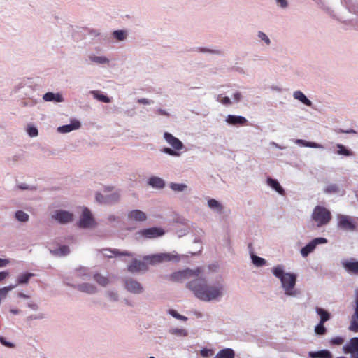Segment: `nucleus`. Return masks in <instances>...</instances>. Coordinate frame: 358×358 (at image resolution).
<instances>
[{
  "label": "nucleus",
  "mask_w": 358,
  "mask_h": 358,
  "mask_svg": "<svg viewBox=\"0 0 358 358\" xmlns=\"http://www.w3.org/2000/svg\"><path fill=\"white\" fill-rule=\"evenodd\" d=\"M45 317V314L43 313H39L38 315H32L27 317L26 320L27 322H29L31 320H42Z\"/></svg>",
  "instance_id": "8fccbe9b"
},
{
  "label": "nucleus",
  "mask_w": 358,
  "mask_h": 358,
  "mask_svg": "<svg viewBox=\"0 0 358 358\" xmlns=\"http://www.w3.org/2000/svg\"><path fill=\"white\" fill-rule=\"evenodd\" d=\"M43 99L45 101H54L56 103H61L64 101V98L61 94L54 93L52 92H48L43 94Z\"/></svg>",
  "instance_id": "6ab92c4d"
},
{
  "label": "nucleus",
  "mask_w": 358,
  "mask_h": 358,
  "mask_svg": "<svg viewBox=\"0 0 358 358\" xmlns=\"http://www.w3.org/2000/svg\"><path fill=\"white\" fill-rule=\"evenodd\" d=\"M146 219V214L140 210H132L127 214V220L131 223H140L145 221Z\"/></svg>",
  "instance_id": "ddd939ff"
},
{
  "label": "nucleus",
  "mask_w": 358,
  "mask_h": 358,
  "mask_svg": "<svg viewBox=\"0 0 358 358\" xmlns=\"http://www.w3.org/2000/svg\"><path fill=\"white\" fill-rule=\"evenodd\" d=\"M108 222H117L119 221V217L114 215H110L108 217Z\"/></svg>",
  "instance_id": "bf43d9fd"
},
{
  "label": "nucleus",
  "mask_w": 358,
  "mask_h": 358,
  "mask_svg": "<svg viewBox=\"0 0 358 358\" xmlns=\"http://www.w3.org/2000/svg\"><path fill=\"white\" fill-rule=\"evenodd\" d=\"M294 99L299 100L301 102L308 106H310L312 105V102L301 91L294 92Z\"/></svg>",
  "instance_id": "c85d7f7f"
},
{
  "label": "nucleus",
  "mask_w": 358,
  "mask_h": 358,
  "mask_svg": "<svg viewBox=\"0 0 358 358\" xmlns=\"http://www.w3.org/2000/svg\"><path fill=\"white\" fill-rule=\"evenodd\" d=\"M339 189L338 187L335 184H331L328 185L325 189L324 192L326 193H337L338 192Z\"/></svg>",
  "instance_id": "37998d69"
},
{
  "label": "nucleus",
  "mask_w": 358,
  "mask_h": 358,
  "mask_svg": "<svg viewBox=\"0 0 358 358\" xmlns=\"http://www.w3.org/2000/svg\"><path fill=\"white\" fill-rule=\"evenodd\" d=\"M106 195V204H113L117 203L120 200V193L115 192L111 194H107Z\"/></svg>",
  "instance_id": "473e14b6"
},
{
  "label": "nucleus",
  "mask_w": 358,
  "mask_h": 358,
  "mask_svg": "<svg viewBox=\"0 0 358 358\" xmlns=\"http://www.w3.org/2000/svg\"><path fill=\"white\" fill-rule=\"evenodd\" d=\"M112 35L117 41H122L127 38L128 33L126 30L120 29L114 31Z\"/></svg>",
  "instance_id": "2f4dec72"
},
{
  "label": "nucleus",
  "mask_w": 358,
  "mask_h": 358,
  "mask_svg": "<svg viewBox=\"0 0 358 358\" xmlns=\"http://www.w3.org/2000/svg\"><path fill=\"white\" fill-rule=\"evenodd\" d=\"M34 275V273L29 272L22 273L17 276V282L15 285L17 286L18 285L27 284L30 278Z\"/></svg>",
  "instance_id": "5701e85b"
},
{
  "label": "nucleus",
  "mask_w": 358,
  "mask_h": 358,
  "mask_svg": "<svg viewBox=\"0 0 358 358\" xmlns=\"http://www.w3.org/2000/svg\"><path fill=\"white\" fill-rule=\"evenodd\" d=\"M148 183L153 187H157V176L151 177Z\"/></svg>",
  "instance_id": "13d9d810"
},
{
  "label": "nucleus",
  "mask_w": 358,
  "mask_h": 358,
  "mask_svg": "<svg viewBox=\"0 0 358 358\" xmlns=\"http://www.w3.org/2000/svg\"><path fill=\"white\" fill-rule=\"evenodd\" d=\"M94 222L91 211L87 208H85L78 222V227L80 229H89L94 226Z\"/></svg>",
  "instance_id": "0eeeda50"
},
{
  "label": "nucleus",
  "mask_w": 358,
  "mask_h": 358,
  "mask_svg": "<svg viewBox=\"0 0 358 358\" xmlns=\"http://www.w3.org/2000/svg\"><path fill=\"white\" fill-rule=\"evenodd\" d=\"M344 349L347 352H358V338H352L349 344L344 347Z\"/></svg>",
  "instance_id": "a878e982"
},
{
  "label": "nucleus",
  "mask_w": 358,
  "mask_h": 358,
  "mask_svg": "<svg viewBox=\"0 0 358 358\" xmlns=\"http://www.w3.org/2000/svg\"><path fill=\"white\" fill-rule=\"evenodd\" d=\"M252 263L256 266H262L266 264V260L262 257H257L255 255H252Z\"/></svg>",
  "instance_id": "58836bf2"
},
{
  "label": "nucleus",
  "mask_w": 358,
  "mask_h": 358,
  "mask_svg": "<svg viewBox=\"0 0 358 358\" xmlns=\"http://www.w3.org/2000/svg\"><path fill=\"white\" fill-rule=\"evenodd\" d=\"M327 243V239L325 238H316L308 243L305 247L301 250V254L303 257H306L310 253L314 251L316 246L319 244H324Z\"/></svg>",
  "instance_id": "1a4fd4ad"
},
{
  "label": "nucleus",
  "mask_w": 358,
  "mask_h": 358,
  "mask_svg": "<svg viewBox=\"0 0 358 358\" xmlns=\"http://www.w3.org/2000/svg\"><path fill=\"white\" fill-rule=\"evenodd\" d=\"M203 357H209L214 355V351L212 349L203 348L200 352Z\"/></svg>",
  "instance_id": "a18cd8bd"
},
{
  "label": "nucleus",
  "mask_w": 358,
  "mask_h": 358,
  "mask_svg": "<svg viewBox=\"0 0 358 358\" xmlns=\"http://www.w3.org/2000/svg\"><path fill=\"white\" fill-rule=\"evenodd\" d=\"M277 2L282 8H285L287 6V2L286 0H277Z\"/></svg>",
  "instance_id": "774afa93"
},
{
  "label": "nucleus",
  "mask_w": 358,
  "mask_h": 358,
  "mask_svg": "<svg viewBox=\"0 0 358 358\" xmlns=\"http://www.w3.org/2000/svg\"><path fill=\"white\" fill-rule=\"evenodd\" d=\"M336 147L338 148L337 153L338 155H345V156H352L353 155V152L352 151L347 149L342 144H337Z\"/></svg>",
  "instance_id": "e433bc0d"
},
{
  "label": "nucleus",
  "mask_w": 358,
  "mask_h": 358,
  "mask_svg": "<svg viewBox=\"0 0 358 358\" xmlns=\"http://www.w3.org/2000/svg\"><path fill=\"white\" fill-rule=\"evenodd\" d=\"M27 134L31 137H35V136H38V129L36 127H33V126L29 127L27 128Z\"/></svg>",
  "instance_id": "09e8293b"
},
{
  "label": "nucleus",
  "mask_w": 358,
  "mask_h": 358,
  "mask_svg": "<svg viewBox=\"0 0 358 358\" xmlns=\"http://www.w3.org/2000/svg\"><path fill=\"white\" fill-rule=\"evenodd\" d=\"M343 266H344V268L349 273L358 275V261H357V262H346L343 264Z\"/></svg>",
  "instance_id": "b1692460"
},
{
  "label": "nucleus",
  "mask_w": 358,
  "mask_h": 358,
  "mask_svg": "<svg viewBox=\"0 0 358 358\" xmlns=\"http://www.w3.org/2000/svg\"><path fill=\"white\" fill-rule=\"evenodd\" d=\"M0 343L3 345L8 347V348H14L15 347V345L13 343L7 341L6 340V338L3 336H0Z\"/></svg>",
  "instance_id": "5fc2aeb1"
},
{
  "label": "nucleus",
  "mask_w": 358,
  "mask_h": 358,
  "mask_svg": "<svg viewBox=\"0 0 358 358\" xmlns=\"http://www.w3.org/2000/svg\"><path fill=\"white\" fill-rule=\"evenodd\" d=\"M324 323H319L315 329V333L319 335H322L326 332V328L324 326Z\"/></svg>",
  "instance_id": "c03bdc74"
},
{
  "label": "nucleus",
  "mask_w": 358,
  "mask_h": 358,
  "mask_svg": "<svg viewBox=\"0 0 358 358\" xmlns=\"http://www.w3.org/2000/svg\"><path fill=\"white\" fill-rule=\"evenodd\" d=\"M309 356L312 358H331L329 351L323 350L317 352H310Z\"/></svg>",
  "instance_id": "cd10ccee"
},
{
  "label": "nucleus",
  "mask_w": 358,
  "mask_h": 358,
  "mask_svg": "<svg viewBox=\"0 0 358 358\" xmlns=\"http://www.w3.org/2000/svg\"><path fill=\"white\" fill-rule=\"evenodd\" d=\"M343 338L339 336L334 337L330 341V343L334 345H341L343 343Z\"/></svg>",
  "instance_id": "49530a36"
},
{
  "label": "nucleus",
  "mask_w": 358,
  "mask_h": 358,
  "mask_svg": "<svg viewBox=\"0 0 358 358\" xmlns=\"http://www.w3.org/2000/svg\"><path fill=\"white\" fill-rule=\"evenodd\" d=\"M166 141L176 150H180L184 148L183 143L172 134L165 132L164 134Z\"/></svg>",
  "instance_id": "2eb2a0df"
},
{
  "label": "nucleus",
  "mask_w": 358,
  "mask_h": 358,
  "mask_svg": "<svg viewBox=\"0 0 358 358\" xmlns=\"http://www.w3.org/2000/svg\"><path fill=\"white\" fill-rule=\"evenodd\" d=\"M17 287V285H9L0 289V299L6 297L8 292Z\"/></svg>",
  "instance_id": "a19ab883"
},
{
  "label": "nucleus",
  "mask_w": 358,
  "mask_h": 358,
  "mask_svg": "<svg viewBox=\"0 0 358 358\" xmlns=\"http://www.w3.org/2000/svg\"><path fill=\"white\" fill-rule=\"evenodd\" d=\"M89 59L95 64H108L110 62V60L108 58L104 56H96L95 55H89Z\"/></svg>",
  "instance_id": "4be33fe9"
},
{
  "label": "nucleus",
  "mask_w": 358,
  "mask_h": 358,
  "mask_svg": "<svg viewBox=\"0 0 358 358\" xmlns=\"http://www.w3.org/2000/svg\"><path fill=\"white\" fill-rule=\"evenodd\" d=\"M203 272V268L198 267L195 269L187 268L175 272L170 275V280L176 282H182L185 280L196 279Z\"/></svg>",
  "instance_id": "7ed1b4c3"
},
{
  "label": "nucleus",
  "mask_w": 358,
  "mask_h": 358,
  "mask_svg": "<svg viewBox=\"0 0 358 358\" xmlns=\"http://www.w3.org/2000/svg\"><path fill=\"white\" fill-rule=\"evenodd\" d=\"M169 313L176 319H179V317H180V315L178 314L176 310H171L169 311Z\"/></svg>",
  "instance_id": "338daca9"
},
{
  "label": "nucleus",
  "mask_w": 358,
  "mask_h": 358,
  "mask_svg": "<svg viewBox=\"0 0 358 358\" xmlns=\"http://www.w3.org/2000/svg\"><path fill=\"white\" fill-rule=\"evenodd\" d=\"M158 263L180 261V256L175 252H162L158 253Z\"/></svg>",
  "instance_id": "dca6fc26"
},
{
  "label": "nucleus",
  "mask_w": 358,
  "mask_h": 358,
  "mask_svg": "<svg viewBox=\"0 0 358 358\" xmlns=\"http://www.w3.org/2000/svg\"><path fill=\"white\" fill-rule=\"evenodd\" d=\"M220 101L224 105H229L231 103L230 99L227 96L224 97Z\"/></svg>",
  "instance_id": "e2e57ef3"
},
{
  "label": "nucleus",
  "mask_w": 358,
  "mask_h": 358,
  "mask_svg": "<svg viewBox=\"0 0 358 358\" xmlns=\"http://www.w3.org/2000/svg\"><path fill=\"white\" fill-rule=\"evenodd\" d=\"M155 237H157V227L139 230L134 234V238L137 241Z\"/></svg>",
  "instance_id": "f8f14e48"
},
{
  "label": "nucleus",
  "mask_w": 358,
  "mask_h": 358,
  "mask_svg": "<svg viewBox=\"0 0 358 358\" xmlns=\"http://www.w3.org/2000/svg\"><path fill=\"white\" fill-rule=\"evenodd\" d=\"M258 36H259V38L264 41L267 45L270 44V43H271L270 39L264 32L259 31Z\"/></svg>",
  "instance_id": "4d7b16f0"
},
{
  "label": "nucleus",
  "mask_w": 358,
  "mask_h": 358,
  "mask_svg": "<svg viewBox=\"0 0 358 358\" xmlns=\"http://www.w3.org/2000/svg\"><path fill=\"white\" fill-rule=\"evenodd\" d=\"M208 206L210 208H218L220 211L222 210V206L220 203L214 199H211L208 202Z\"/></svg>",
  "instance_id": "79ce46f5"
},
{
  "label": "nucleus",
  "mask_w": 358,
  "mask_h": 358,
  "mask_svg": "<svg viewBox=\"0 0 358 358\" xmlns=\"http://www.w3.org/2000/svg\"><path fill=\"white\" fill-rule=\"evenodd\" d=\"M267 183L269 186H271L272 188H273L279 194H282V195L285 194V191H284L283 188L280 186V185L278 180L271 178H268Z\"/></svg>",
  "instance_id": "bb28decb"
},
{
  "label": "nucleus",
  "mask_w": 358,
  "mask_h": 358,
  "mask_svg": "<svg viewBox=\"0 0 358 358\" xmlns=\"http://www.w3.org/2000/svg\"><path fill=\"white\" fill-rule=\"evenodd\" d=\"M16 220L21 222H27L29 221V215L23 210H17L15 213Z\"/></svg>",
  "instance_id": "f704fd0d"
},
{
  "label": "nucleus",
  "mask_w": 358,
  "mask_h": 358,
  "mask_svg": "<svg viewBox=\"0 0 358 358\" xmlns=\"http://www.w3.org/2000/svg\"><path fill=\"white\" fill-rule=\"evenodd\" d=\"M273 275L281 281L282 286L287 296H295L296 292L293 290L296 280V276L294 273H285L282 266L278 265L273 268Z\"/></svg>",
  "instance_id": "f03ea898"
},
{
  "label": "nucleus",
  "mask_w": 358,
  "mask_h": 358,
  "mask_svg": "<svg viewBox=\"0 0 358 358\" xmlns=\"http://www.w3.org/2000/svg\"><path fill=\"white\" fill-rule=\"evenodd\" d=\"M143 261L134 259L130 265L128 266V271L131 273L145 271L148 270V264H154L157 262V254L150 256H145Z\"/></svg>",
  "instance_id": "20e7f679"
},
{
  "label": "nucleus",
  "mask_w": 358,
  "mask_h": 358,
  "mask_svg": "<svg viewBox=\"0 0 358 358\" xmlns=\"http://www.w3.org/2000/svg\"><path fill=\"white\" fill-rule=\"evenodd\" d=\"M124 286L128 292L133 294H138L143 292V287L141 284L132 278L125 279Z\"/></svg>",
  "instance_id": "9b49d317"
},
{
  "label": "nucleus",
  "mask_w": 358,
  "mask_h": 358,
  "mask_svg": "<svg viewBox=\"0 0 358 358\" xmlns=\"http://www.w3.org/2000/svg\"><path fill=\"white\" fill-rule=\"evenodd\" d=\"M94 279L102 287H106L109 284V279L98 273L94 275Z\"/></svg>",
  "instance_id": "7c9ffc66"
},
{
  "label": "nucleus",
  "mask_w": 358,
  "mask_h": 358,
  "mask_svg": "<svg viewBox=\"0 0 358 358\" xmlns=\"http://www.w3.org/2000/svg\"><path fill=\"white\" fill-rule=\"evenodd\" d=\"M170 187L172 190L175 192H182L187 187V185L185 184H179V183H171Z\"/></svg>",
  "instance_id": "ea45409f"
},
{
  "label": "nucleus",
  "mask_w": 358,
  "mask_h": 358,
  "mask_svg": "<svg viewBox=\"0 0 358 358\" xmlns=\"http://www.w3.org/2000/svg\"><path fill=\"white\" fill-rule=\"evenodd\" d=\"M13 92L22 98H30L33 95L34 88L28 80H24L14 87Z\"/></svg>",
  "instance_id": "423d86ee"
},
{
  "label": "nucleus",
  "mask_w": 358,
  "mask_h": 358,
  "mask_svg": "<svg viewBox=\"0 0 358 358\" xmlns=\"http://www.w3.org/2000/svg\"><path fill=\"white\" fill-rule=\"evenodd\" d=\"M90 94L93 95V97L94 99H97L98 101H99L101 102L106 103L110 102V99L108 96H107L106 95H104L103 94H101L97 90H92V91H90Z\"/></svg>",
  "instance_id": "c756f323"
},
{
  "label": "nucleus",
  "mask_w": 358,
  "mask_h": 358,
  "mask_svg": "<svg viewBox=\"0 0 358 358\" xmlns=\"http://www.w3.org/2000/svg\"><path fill=\"white\" fill-rule=\"evenodd\" d=\"M106 296L108 298L109 301L116 302L119 301V294L117 291L107 290L105 292Z\"/></svg>",
  "instance_id": "c9c22d12"
},
{
  "label": "nucleus",
  "mask_w": 358,
  "mask_h": 358,
  "mask_svg": "<svg viewBox=\"0 0 358 358\" xmlns=\"http://www.w3.org/2000/svg\"><path fill=\"white\" fill-rule=\"evenodd\" d=\"M338 227L343 230L350 231H355L356 229L355 223L352 219L350 216L344 215L338 216Z\"/></svg>",
  "instance_id": "6e6552de"
},
{
  "label": "nucleus",
  "mask_w": 358,
  "mask_h": 358,
  "mask_svg": "<svg viewBox=\"0 0 358 358\" xmlns=\"http://www.w3.org/2000/svg\"><path fill=\"white\" fill-rule=\"evenodd\" d=\"M96 200L100 203L106 204V195L101 193L96 194Z\"/></svg>",
  "instance_id": "3c124183"
},
{
  "label": "nucleus",
  "mask_w": 358,
  "mask_h": 358,
  "mask_svg": "<svg viewBox=\"0 0 358 358\" xmlns=\"http://www.w3.org/2000/svg\"><path fill=\"white\" fill-rule=\"evenodd\" d=\"M105 251H108L109 252L110 254L109 253H104V255L108 257H112V255H114L115 256H129V257H131L133 256L132 253L128 252V251H123V252H120L118 249H105L104 250Z\"/></svg>",
  "instance_id": "393cba45"
},
{
  "label": "nucleus",
  "mask_w": 358,
  "mask_h": 358,
  "mask_svg": "<svg viewBox=\"0 0 358 358\" xmlns=\"http://www.w3.org/2000/svg\"><path fill=\"white\" fill-rule=\"evenodd\" d=\"M226 122L231 125H245L248 120L242 116L229 115L226 118Z\"/></svg>",
  "instance_id": "a211bd4d"
},
{
  "label": "nucleus",
  "mask_w": 358,
  "mask_h": 358,
  "mask_svg": "<svg viewBox=\"0 0 358 358\" xmlns=\"http://www.w3.org/2000/svg\"><path fill=\"white\" fill-rule=\"evenodd\" d=\"M8 264V260L0 258V268L5 267Z\"/></svg>",
  "instance_id": "69168bd1"
},
{
  "label": "nucleus",
  "mask_w": 358,
  "mask_h": 358,
  "mask_svg": "<svg viewBox=\"0 0 358 358\" xmlns=\"http://www.w3.org/2000/svg\"><path fill=\"white\" fill-rule=\"evenodd\" d=\"M215 358H235V352L231 348H224L216 354Z\"/></svg>",
  "instance_id": "412c9836"
},
{
  "label": "nucleus",
  "mask_w": 358,
  "mask_h": 358,
  "mask_svg": "<svg viewBox=\"0 0 358 358\" xmlns=\"http://www.w3.org/2000/svg\"><path fill=\"white\" fill-rule=\"evenodd\" d=\"M27 306L34 310H37L38 309V306L34 303H28Z\"/></svg>",
  "instance_id": "0e129e2a"
},
{
  "label": "nucleus",
  "mask_w": 358,
  "mask_h": 358,
  "mask_svg": "<svg viewBox=\"0 0 358 358\" xmlns=\"http://www.w3.org/2000/svg\"><path fill=\"white\" fill-rule=\"evenodd\" d=\"M8 275L9 273L7 271L0 272V282L4 280Z\"/></svg>",
  "instance_id": "052dcab7"
},
{
  "label": "nucleus",
  "mask_w": 358,
  "mask_h": 358,
  "mask_svg": "<svg viewBox=\"0 0 358 358\" xmlns=\"http://www.w3.org/2000/svg\"><path fill=\"white\" fill-rule=\"evenodd\" d=\"M351 331L357 332L358 331V322L355 320H352L349 328Z\"/></svg>",
  "instance_id": "6e6d98bb"
},
{
  "label": "nucleus",
  "mask_w": 358,
  "mask_h": 358,
  "mask_svg": "<svg viewBox=\"0 0 358 358\" xmlns=\"http://www.w3.org/2000/svg\"><path fill=\"white\" fill-rule=\"evenodd\" d=\"M316 312L320 316V323H324L329 320L330 314L323 308L317 307Z\"/></svg>",
  "instance_id": "72a5a7b5"
},
{
  "label": "nucleus",
  "mask_w": 358,
  "mask_h": 358,
  "mask_svg": "<svg viewBox=\"0 0 358 358\" xmlns=\"http://www.w3.org/2000/svg\"><path fill=\"white\" fill-rule=\"evenodd\" d=\"M305 145L308 147H310V148H320L321 145H318L317 143H313V142H307L305 143Z\"/></svg>",
  "instance_id": "680f3d73"
},
{
  "label": "nucleus",
  "mask_w": 358,
  "mask_h": 358,
  "mask_svg": "<svg viewBox=\"0 0 358 358\" xmlns=\"http://www.w3.org/2000/svg\"><path fill=\"white\" fill-rule=\"evenodd\" d=\"M81 127V123L79 120L73 119L71 120V123L60 126L57 128V131L60 134L69 133L73 130H77Z\"/></svg>",
  "instance_id": "4468645a"
},
{
  "label": "nucleus",
  "mask_w": 358,
  "mask_h": 358,
  "mask_svg": "<svg viewBox=\"0 0 358 358\" xmlns=\"http://www.w3.org/2000/svg\"><path fill=\"white\" fill-rule=\"evenodd\" d=\"M312 219L318 227L327 224L331 220V213L326 208L317 206L313 212Z\"/></svg>",
  "instance_id": "39448f33"
},
{
  "label": "nucleus",
  "mask_w": 358,
  "mask_h": 358,
  "mask_svg": "<svg viewBox=\"0 0 358 358\" xmlns=\"http://www.w3.org/2000/svg\"><path fill=\"white\" fill-rule=\"evenodd\" d=\"M52 217L60 224H66L73 220V214L64 210H57Z\"/></svg>",
  "instance_id": "9d476101"
},
{
  "label": "nucleus",
  "mask_w": 358,
  "mask_h": 358,
  "mask_svg": "<svg viewBox=\"0 0 358 358\" xmlns=\"http://www.w3.org/2000/svg\"><path fill=\"white\" fill-rule=\"evenodd\" d=\"M76 289L82 292H85L89 294H96L98 291L97 287L88 282H84L76 285Z\"/></svg>",
  "instance_id": "f3484780"
},
{
  "label": "nucleus",
  "mask_w": 358,
  "mask_h": 358,
  "mask_svg": "<svg viewBox=\"0 0 358 358\" xmlns=\"http://www.w3.org/2000/svg\"><path fill=\"white\" fill-rule=\"evenodd\" d=\"M17 188L21 190H35L36 187L34 186H30L26 183H21L17 185Z\"/></svg>",
  "instance_id": "603ef678"
},
{
  "label": "nucleus",
  "mask_w": 358,
  "mask_h": 358,
  "mask_svg": "<svg viewBox=\"0 0 358 358\" xmlns=\"http://www.w3.org/2000/svg\"><path fill=\"white\" fill-rule=\"evenodd\" d=\"M186 287L192 291L197 299L203 301L217 300L224 292L222 283L217 282L212 285L208 284L207 280L203 277V273L196 279L187 282Z\"/></svg>",
  "instance_id": "f257e3e1"
},
{
  "label": "nucleus",
  "mask_w": 358,
  "mask_h": 358,
  "mask_svg": "<svg viewBox=\"0 0 358 358\" xmlns=\"http://www.w3.org/2000/svg\"><path fill=\"white\" fill-rule=\"evenodd\" d=\"M162 152L171 155V156H179L180 153L178 152V150H174L173 148H165L162 150Z\"/></svg>",
  "instance_id": "de8ad7c7"
},
{
  "label": "nucleus",
  "mask_w": 358,
  "mask_h": 358,
  "mask_svg": "<svg viewBox=\"0 0 358 358\" xmlns=\"http://www.w3.org/2000/svg\"><path fill=\"white\" fill-rule=\"evenodd\" d=\"M22 157V155L20 154H16V155H13L12 157H9L8 159V161L10 164H15V162H17L18 160H20Z\"/></svg>",
  "instance_id": "864d4df0"
},
{
  "label": "nucleus",
  "mask_w": 358,
  "mask_h": 358,
  "mask_svg": "<svg viewBox=\"0 0 358 358\" xmlns=\"http://www.w3.org/2000/svg\"><path fill=\"white\" fill-rule=\"evenodd\" d=\"M170 333L178 336H186L187 335V332L185 329H171Z\"/></svg>",
  "instance_id": "4c0bfd02"
},
{
  "label": "nucleus",
  "mask_w": 358,
  "mask_h": 358,
  "mask_svg": "<svg viewBox=\"0 0 358 358\" xmlns=\"http://www.w3.org/2000/svg\"><path fill=\"white\" fill-rule=\"evenodd\" d=\"M50 252L55 256L64 257L70 253V249L69 246L64 245L55 249H50Z\"/></svg>",
  "instance_id": "aec40b11"
}]
</instances>
